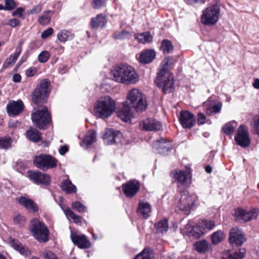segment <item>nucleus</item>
I'll return each mask as SVG.
<instances>
[{
    "mask_svg": "<svg viewBox=\"0 0 259 259\" xmlns=\"http://www.w3.org/2000/svg\"><path fill=\"white\" fill-rule=\"evenodd\" d=\"M52 90L51 82L48 78L42 79L33 89L30 95L31 104L36 106L31 114L34 126L39 130L45 131L53 126L52 115L48 103Z\"/></svg>",
    "mask_w": 259,
    "mask_h": 259,
    "instance_id": "f257e3e1",
    "label": "nucleus"
},
{
    "mask_svg": "<svg viewBox=\"0 0 259 259\" xmlns=\"http://www.w3.org/2000/svg\"><path fill=\"white\" fill-rule=\"evenodd\" d=\"M210 230V220L200 219L194 222L189 220L183 229H180L181 233L189 238L200 239Z\"/></svg>",
    "mask_w": 259,
    "mask_h": 259,
    "instance_id": "f03ea898",
    "label": "nucleus"
},
{
    "mask_svg": "<svg viewBox=\"0 0 259 259\" xmlns=\"http://www.w3.org/2000/svg\"><path fill=\"white\" fill-rule=\"evenodd\" d=\"M125 106L132 108L136 113H143L146 111L149 104L146 95L140 90L134 88L130 90L124 102Z\"/></svg>",
    "mask_w": 259,
    "mask_h": 259,
    "instance_id": "7ed1b4c3",
    "label": "nucleus"
},
{
    "mask_svg": "<svg viewBox=\"0 0 259 259\" xmlns=\"http://www.w3.org/2000/svg\"><path fill=\"white\" fill-rule=\"evenodd\" d=\"M115 101L109 96L100 97L94 103L95 115L98 118L106 119L115 111Z\"/></svg>",
    "mask_w": 259,
    "mask_h": 259,
    "instance_id": "20e7f679",
    "label": "nucleus"
},
{
    "mask_svg": "<svg viewBox=\"0 0 259 259\" xmlns=\"http://www.w3.org/2000/svg\"><path fill=\"white\" fill-rule=\"evenodd\" d=\"M29 230L34 238L40 243L48 242L50 240V230L42 221L34 218L30 222Z\"/></svg>",
    "mask_w": 259,
    "mask_h": 259,
    "instance_id": "39448f33",
    "label": "nucleus"
},
{
    "mask_svg": "<svg viewBox=\"0 0 259 259\" xmlns=\"http://www.w3.org/2000/svg\"><path fill=\"white\" fill-rule=\"evenodd\" d=\"M170 176L177 183L178 187H190L192 179V169L191 165H185L184 169L176 168L171 170Z\"/></svg>",
    "mask_w": 259,
    "mask_h": 259,
    "instance_id": "423d86ee",
    "label": "nucleus"
},
{
    "mask_svg": "<svg viewBox=\"0 0 259 259\" xmlns=\"http://www.w3.org/2000/svg\"><path fill=\"white\" fill-rule=\"evenodd\" d=\"M32 163L38 169L47 171L57 167L58 160L50 154L40 153L33 156Z\"/></svg>",
    "mask_w": 259,
    "mask_h": 259,
    "instance_id": "0eeeda50",
    "label": "nucleus"
},
{
    "mask_svg": "<svg viewBox=\"0 0 259 259\" xmlns=\"http://www.w3.org/2000/svg\"><path fill=\"white\" fill-rule=\"evenodd\" d=\"M197 200L198 196L195 193H190L187 190L182 191L177 207L184 214L188 215L195 207V202Z\"/></svg>",
    "mask_w": 259,
    "mask_h": 259,
    "instance_id": "6e6552de",
    "label": "nucleus"
},
{
    "mask_svg": "<svg viewBox=\"0 0 259 259\" xmlns=\"http://www.w3.org/2000/svg\"><path fill=\"white\" fill-rule=\"evenodd\" d=\"M26 177L33 184L37 185L48 187L51 184V176L38 169L28 170Z\"/></svg>",
    "mask_w": 259,
    "mask_h": 259,
    "instance_id": "1a4fd4ad",
    "label": "nucleus"
},
{
    "mask_svg": "<svg viewBox=\"0 0 259 259\" xmlns=\"http://www.w3.org/2000/svg\"><path fill=\"white\" fill-rule=\"evenodd\" d=\"M101 137L107 145H112L118 143H120L121 145L124 144L123 142L121 140V138L123 137V134L119 130L106 128L102 132Z\"/></svg>",
    "mask_w": 259,
    "mask_h": 259,
    "instance_id": "9d476101",
    "label": "nucleus"
},
{
    "mask_svg": "<svg viewBox=\"0 0 259 259\" xmlns=\"http://www.w3.org/2000/svg\"><path fill=\"white\" fill-rule=\"evenodd\" d=\"M70 238L72 243L81 249H88L91 247V242L86 235L78 234L70 227Z\"/></svg>",
    "mask_w": 259,
    "mask_h": 259,
    "instance_id": "9b49d317",
    "label": "nucleus"
},
{
    "mask_svg": "<svg viewBox=\"0 0 259 259\" xmlns=\"http://www.w3.org/2000/svg\"><path fill=\"white\" fill-rule=\"evenodd\" d=\"M140 182L137 179H130L121 185L123 194L126 197L132 198L134 197L140 189Z\"/></svg>",
    "mask_w": 259,
    "mask_h": 259,
    "instance_id": "f8f14e48",
    "label": "nucleus"
},
{
    "mask_svg": "<svg viewBox=\"0 0 259 259\" xmlns=\"http://www.w3.org/2000/svg\"><path fill=\"white\" fill-rule=\"evenodd\" d=\"M179 121L182 127L185 129H191L196 122L195 115L189 110H182L178 116Z\"/></svg>",
    "mask_w": 259,
    "mask_h": 259,
    "instance_id": "ddd939ff",
    "label": "nucleus"
},
{
    "mask_svg": "<svg viewBox=\"0 0 259 259\" xmlns=\"http://www.w3.org/2000/svg\"><path fill=\"white\" fill-rule=\"evenodd\" d=\"M258 214V210L255 208L250 210L238 208L235 211V216L237 221L243 223L255 219Z\"/></svg>",
    "mask_w": 259,
    "mask_h": 259,
    "instance_id": "4468645a",
    "label": "nucleus"
},
{
    "mask_svg": "<svg viewBox=\"0 0 259 259\" xmlns=\"http://www.w3.org/2000/svg\"><path fill=\"white\" fill-rule=\"evenodd\" d=\"M139 125L144 131L156 132L162 130L161 122L155 118H147L140 121Z\"/></svg>",
    "mask_w": 259,
    "mask_h": 259,
    "instance_id": "2eb2a0df",
    "label": "nucleus"
},
{
    "mask_svg": "<svg viewBox=\"0 0 259 259\" xmlns=\"http://www.w3.org/2000/svg\"><path fill=\"white\" fill-rule=\"evenodd\" d=\"M130 65L127 64H116L111 70L110 74L112 79L117 82L122 83L121 77L128 73Z\"/></svg>",
    "mask_w": 259,
    "mask_h": 259,
    "instance_id": "dca6fc26",
    "label": "nucleus"
},
{
    "mask_svg": "<svg viewBox=\"0 0 259 259\" xmlns=\"http://www.w3.org/2000/svg\"><path fill=\"white\" fill-rule=\"evenodd\" d=\"M24 108V104L21 99L10 100L6 106V110L9 116L14 117L20 115Z\"/></svg>",
    "mask_w": 259,
    "mask_h": 259,
    "instance_id": "f3484780",
    "label": "nucleus"
},
{
    "mask_svg": "<svg viewBox=\"0 0 259 259\" xmlns=\"http://www.w3.org/2000/svg\"><path fill=\"white\" fill-rule=\"evenodd\" d=\"M155 84L164 95L173 93L176 88L174 76L172 74H171L170 77H165L164 79Z\"/></svg>",
    "mask_w": 259,
    "mask_h": 259,
    "instance_id": "a211bd4d",
    "label": "nucleus"
},
{
    "mask_svg": "<svg viewBox=\"0 0 259 259\" xmlns=\"http://www.w3.org/2000/svg\"><path fill=\"white\" fill-rule=\"evenodd\" d=\"M229 242L233 246H241L245 241L242 231L238 228H233L229 233Z\"/></svg>",
    "mask_w": 259,
    "mask_h": 259,
    "instance_id": "6ab92c4d",
    "label": "nucleus"
},
{
    "mask_svg": "<svg viewBox=\"0 0 259 259\" xmlns=\"http://www.w3.org/2000/svg\"><path fill=\"white\" fill-rule=\"evenodd\" d=\"M24 42L25 40L24 39L21 38L19 39L16 46L14 54H11L4 62L3 65V67L4 68L6 69L7 68L12 67L15 64L22 52V46L24 44Z\"/></svg>",
    "mask_w": 259,
    "mask_h": 259,
    "instance_id": "aec40b11",
    "label": "nucleus"
},
{
    "mask_svg": "<svg viewBox=\"0 0 259 259\" xmlns=\"http://www.w3.org/2000/svg\"><path fill=\"white\" fill-rule=\"evenodd\" d=\"M152 206L151 204L143 200L140 199L136 212L139 217L144 220H148L151 216Z\"/></svg>",
    "mask_w": 259,
    "mask_h": 259,
    "instance_id": "412c9836",
    "label": "nucleus"
},
{
    "mask_svg": "<svg viewBox=\"0 0 259 259\" xmlns=\"http://www.w3.org/2000/svg\"><path fill=\"white\" fill-rule=\"evenodd\" d=\"M18 203L23 206L29 212L36 213L38 211L39 207L34 200L25 196L21 195L17 198Z\"/></svg>",
    "mask_w": 259,
    "mask_h": 259,
    "instance_id": "4be33fe9",
    "label": "nucleus"
},
{
    "mask_svg": "<svg viewBox=\"0 0 259 259\" xmlns=\"http://www.w3.org/2000/svg\"><path fill=\"white\" fill-rule=\"evenodd\" d=\"M156 57V52L154 49H145L141 52L138 58V62L142 65H147L152 63Z\"/></svg>",
    "mask_w": 259,
    "mask_h": 259,
    "instance_id": "5701e85b",
    "label": "nucleus"
},
{
    "mask_svg": "<svg viewBox=\"0 0 259 259\" xmlns=\"http://www.w3.org/2000/svg\"><path fill=\"white\" fill-rule=\"evenodd\" d=\"M235 141L237 145L242 147H248L250 143V139L246 130L243 125H240L235 136Z\"/></svg>",
    "mask_w": 259,
    "mask_h": 259,
    "instance_id": "b1692460",
    "label": "nucleus"
},
{
    "mask_svg": "<svg viewBox=\"0 0 259 259\" xmlns=\"http://www.w3.org/2000/svg\"><path fill=\"white\" fill-rule=\"evenodd\" d=\"M128 107V106H125V103L123 102L122 107L117 110L116 115L122 121L129 123L132 122V120L134 117V114L132 111V108Z\"/></svg>",
    "mask_w": 259,
    "mask_h": 259,
    "instance_id": "393cba45",
    "label": "nucleus"
},
{
    "mask_svg": "<svg viewBox=\"0 0 259 259\" xmlns=\"http://www.w3.org/2000/svg\"><path fill=\"white\" fill-rule=\"evenodd\" d=\"M128 73H127L123 77H121L122 84L125 85L135 84L139 80V75L135 69L130 66L128 69Z\"/></svg>",
    "mask_w": 259,
    "mask_h": 259,
    "instance_id": "a878e982",
    "label": "nucleus"
},
{
    "mask_svg": "<svg viewBox=\"0 0 259 259\" xmlns=\"http://www.w3.org/2000/svg\"><path fill=\"white\" fill-rule=\"evenodd\" d=\"M42 134L35 126L30 127L25 133L26 138L30 142L38 143L41 141Z\"/></svg>",
    "mask_w": 259,
    "mask_h": 259,
    "instance_id": "bb28decb",
    "label": "nucleus"
},
{
    "mask_svg": "<svg viewBox=\"0 0 259 259\" xmlns=\"http://www.w3.org/2000/svg\"><path fill=\"white\" fill-rule=\"evenodd\" d=\"M66 177L67 179L63 180L59 185L61 190L67 195L75 193L77 191V187L72 183L68 175Z\"/></svg>",
    "mask_w": 259,
    "mask_h": 259,
    "instance_id": "cd10ccee",
    "label": "nucleus"
},
{
    "mask_svg": "<svg viewBox=\"0 0 259 259\" xmlns=\"http://www.w3.org/2000/svg\"><path fill=\"white\" fill-rule=\"evenodd\" d=\"M9 244L11 247L22 255H27L29 252L28 248L24 246L19 240L11 236L9 237Z\"/></svg>",
    "mask_w": 259,
    "mask_h": 259,
    "instance_id": "c85d7f7f",
    "label": "nucleus"
},
{
    "mask_svg": "<svg viewBox=\"0 0 259 259\" xmlns=\"http://www.w3.org/2000/svg\"><path fill=\"white\" fill-rule=\"evenodd\" d=\"M96 140L97 131L96 130L92 128L88 131L80 144L81 146L84 145L85 149H88L96 142Z\"/></svg>",
    "mask_w": 259,
    "mask_h": 259,
    "instance_id": "c756f323",
    "label": "nucleus"
},
{
    "mask_svg": "<svg viewBox=\"0 0 259 259\" xmlns=\"http://www.w3.org/2000/svg\"><path fill=\"white\" fill-rule=\"evenodd\" d=\"M168 219L164 217L156 222L154 225V228L156 230V234H163L168 231L169 229Z\"/></svg>",
    "mask_w": 259,
    "mask_h": 259,
    "instance_id": "7c9ffc66",
    "label": "nucleus"
},
{
    "mask_svg": "<svg viewBox=\"0 0 259 259\" xmlns=\"http://www.w3.org/2000/svg\"><path fill=\"white\" fill-rule=\"evenodd\" d=\"M159 50L162 52L163 55L172 53L174 51V46L172 41L167 38L163 39L160 41Z\"/></svg>",
    "mask_w": 259,
    "mask_h": 259,
    "instance_id": "2f4dec72",
    "label": "nucleus"
},
{
    "mask_svg": "<svg viewBox=\"0 0 259 259\" xmlns=\"http://www.w3.org/2000/svg\"><path fill=\"white\" fill-rule=\"evenodd\" d=\"M220 16V2L219 0H213L211 3V25L215 24Z\"/></svg>",
    "mask_w": 259,
    "mask_h": 259,
    "instance_id": "473e14b6",
    "label": "nucleus"
},
{
    "mask_svg": "<svg viewBox=\"0 0 259 259\" xmlns=\"http://www.w3.org/2000/svg\"><path fill=\"white\" fill-rule=\"evenodd\" d=\"M134 38L139 43L146 44L152 42L153 37L149 31H146L142 33H135Z\"/></svg>",
    "mask_w": 259,
    "mask_h": 259,
    "instance_id": "72a5a7b5",
    "label": "nucleus"
},
{
    "mask_svg": "<svg viewBox=\"0 0 259 259\" xmlns=\"http://www.w3.org/2000/svg\"><path fill=\"white\" fill-rule=\"evenodd\" d=\"M210 244L205 239L197 241L193 244V247L199 253L202 254L206 252L209 249Z\"/></svg>",
    "mask_w": 259,
    "mask_h": 259,
    "instance_id": "f704fd0d",
    "label": "nucleus"
},
{
    "mask_svg": "<svg viewBox=\"0 0 259 259\" xmlns=\"http://www.w3.org/2000/svg\"><path fill=\"white\" fill-rule=\"evenodd\" d=\"M154 250L150 247L146 246L133 259H154Z\"/></svg>",
    "mask_w": 259,
    "mask_h": 259,
    "instance_id": "c9c22d12",
    "label": "nucleus"
},
{
    "mask_svg": "<svg viewBox=\"0 0 259 259\" xmlns=\"http://www.w3.org/2000/svg\"><path fill=\"white\" fill-rule=\"evenodd\" d=\"M200 19L204 27L210 26V4H208L206 8L202 10Z\"/></svg>",
    "mask_w": 259,
    "mask_h": 259,
    "instance_id": "e433bc0d",
    "label": "nucleus"
},
{
    "mask_svg": "<svg viewBox=\"0 0 259 259\" xmlns=\"http://www.w3.org/2000/svg\"><path fill=\"white\" fill-rule=\"evenodd\" d=\"M106 23V16L102 13L97 15L96 17H93L91 20V25L94 28H97L100 26L104 25Z\"/></svg>",
    "mask_w": 259,
    "mask_h": 259,
    "instance_id": "4c0bfd02",
    "label": "nucleus"
},
{
    "mask_svg": "<svg viewBox=\"0 0 259 259\" xmlns=\"http://www.w3.org/2000/svg\"><path fill=\"white\" fill-rule=\"evenodd\" d=\"M13 138L8 135L0 136V149L8 150L12 147Z\"/></svg>",
    "mask_w": 259,
    "mask_h": 259,
    "instance_id": "58836bf2",
    "label": "nucleus"
},
{
    "mask_svg": "<svg viewBox=\"0 0 259 259\" xmlns=\"http://www.w3.org/2000/svg\"><path fill=\"white\" fill-rule=\"evenodd\" d=\"M53 11L51 10L44 11L42 14L38 18L37 21L38 23L42 25H47L49 24L51 20V16L50 14Z\"/></svg>",
    "mask_w": 259,
    "mask_h": 259,
    "instance_id": "ea45409f",
    "label": "nucleus"
},
{
    "mask_svg": "<svg viewBox=\"0 0 259 259\" xmlns=\"http://www.w3.org/2000/svg\"><path fill=\"white\" fill-rule=\"evenodd\" d=\"M74 35L67 30H62L57 34V38L61 42H65L69 39L73 38Z\"/></svg>",
    "mask_w": 259,
    "mask_h": 259,
    "instance_id": "a19ab883",
    "label": "nucleus"
},
{
    "mask_svg": "<svg viewBox=\"0 0 259 259\" xmlns=\"http://www.w3.org/2000/svg\"><path fill=\"white\" fill-rule=\"evenodd\" d=\"M237 126V123L235 121H232L226 123L222 127V131L227 135L233 134Z\"/></svg>",
    "mask_w": 259,
    "mask_h": 259,
    "instance_id": "79ce46f5",
    "label": "nucleus"
},
{
    "mask_svg": "<svg viewBox=\"0 0 259 259\" xmlns=\"http://www.w3.org/2000/svg\"><path fill=\"white\" fill-rule=\"evenodd\" d=\"M71 206L73 210L79 213L86 212L88 211L87 206L78 200L72 202Z\"/></svg>",
    "mask_w": 259,
    "mask_h": 259,
    "instance_id": "37998d69",
    "label": "nucleus"
},
{
    "mask_svg": "<svg viewBox=\"0 0 259 259\" xmlns=\"http://www.w3.org/2000/svg\"><path fill=\"white\" fill-rule=\"evenodd\" d=\"M169 143L170 142H168L166 139L161 137L158 140H155L153 142L152 147L155 152L158 153V152L161 150V148L163 147Z\"/></svg>",
    "mask_w": 259,
    "mask_h": 259,
    "instance_id": "c03bdc74",
    "label": "nucleus"
},
{
    "mask_svg": "<svg viewBox=\"0 0 259 259\" xmlns=\"http://www.w3.org/2000/svg\"><path fill=\"white\" fill-rule=\"evenodd\" d=\"M175 62L174 57L172 56H167L165 57L160 64V66L169 70L170 66L174 64Z\"/></svg>",
    "mask_w": 259,
    "mask_h": 259,
    "instance_id": "a18cd8bd",
    "label": "nucleus"
},
{
    "mask_svg": "<svg viewBox=\"0 0 259 259\" xmlns=\"http://www.w3.org/2000/svg\"><path fill=\"white\" fill-rule=\"evenodd\" d=\"M224 238V233L221 230H218L211 234V243L217 244L222 242Z\"/></svg>",
    "mask_w": 259,
    "mask_h": 259,
    "instance_id": "49530a36",
    "label": "nucleus"
},
{
    "mask_svg": "<svg viewBox=\"0 0 259 259\" xmlns=\"http://www.w3.org/2000/svg\"><path fill=\"white\" fill-rule=\"evenodd\" d=\"M168 71H169L168 70L162 67H161V68L158 70L157 72L156 73V76L154 80V83H156L159 81H161L163 79H164L165 77H170V75L166 76V74Z\"/></svg>",
    "mask_w": 259,
    "mask_h": 259,
    "instance_id": "de8ad7c7",
    "label": "nucleus"
},
{
    "mask_svg": "<svg viewBox=\"0 0 259 259\" xmlns=\"http://www.w3.org/2000/svg\"><path fill=\"white\" fill-rule=\"evenodd\" d=\"M244 256V251L235 252L233 253L226 252L224 254L222 259H243Z\"/></svg>",
    "mask_w": 259,
    "mask_h": 259,
    "instance_id": "09e8293b",
    "label": "nucleus"
},
{
    "mask_svg": "<svg viewBox=\"0 0 259 259\" xmlns=\"http://www.w3.org/2000/svg\"><path fill=\"white\" fill-rule=\"evenodd\" d=\"M30 54V51L26 50L25 53L23 54V55L21 57L20 60L18 62V63L15 65L13 71L14 72H17L20 67V66L22 65V64L24 62H25L27 61V59L29 57V55Z\"/></svg>",
    "mask_w": 259,
    "mask_h": 259,
    "instance_id": "8fccbe9b",
    "label": "nucleus"
},
{
    "mask_svg": "<svg viewBox=\"0 0 259 259\" xmlns=\"http://www.w3.org/2000/svg\"><path fill=\"white\" fill-rule=\"evenodd\" d=\"M28 164L27 162L25 161H23L21 160H18L14 166L15 169L21 174L22 175H24V172L25 169L27 168Z\"/></svg>",
    "mask_w": 259,
    "mask_h": 259,
    "instance_id": "3c124183",
    "label": "nucleus"
},
{
    "mask_svg": "<svg viewBox=\"0 0 259 259\" xmlns=\"http://www.w3.org/2000/svg\"><path fill=\"white\" fill-rule=\"evenodd\" d=\"M130 34V32L126 30H122L119 32H115L113 34V37L115 39L123 40L127 38Z\"/></svg>",
    "mask_w": 259,
    "mask_h": 259,
    "instance_id": "603ef678",
    "label": "nucleus"
},
{
    "mask_svg": "<svg viewBox=\"0 0 259 259\" xmlns=\"http://www.w3.org/2000/svg\"><path fill=\"white\" fill-rule=\"evenodd\" d=\"M50 56V53L48 51H42L38 55V61L41 63H45L49 60Z\"/></svg>",
    "mask_w": 259,
    "mask_h": 259,
    "instance_id": "864d4df0",
    "label": "nucleus"
},
{
    "mask_svg": "<svg viewBox=\"0 0 259 259\" xmlns=\"http://www.w3.org/2000/svg\"><path fill=\"white\" fill-rule=\"evenodd\" d=\"M6 11H11L15 9L19 3L15 0H4Z\"/></svg>",
    "mask_w": 259,
    "mask_h": 259,
    "instance_id": "5fc2aeb1",
    "label": "nucleus"
},
{
    "mask_svg": "<svg viewBox=\"0 0 259 259\" xmlns=\"http://www.w3.org/2000/svg\"><path fill=\"white\" fill-rule=\"evenodd\" d=\"M25 9L23 7H16V9L12 13V15L14 17H18L23 20L25 19V16L24 12Z\"/></svg>",
    "mask_w": 259,
    "mask_h": 259,
    "instance_id": "6e6d98bb",
    "label": "nucleus"
},
{
    "mask_svg": "<svg viewBox=\"0 0 259 259\" xmlns=\"http://www.w3.org/2000/svg\"><path fill=\"white\" fill-rule=\"evenodd\" d=\"M210 159V152L208 153L202 161V164L204 165L205 171L207 174H210V164L209 161Z\"/></svg>",
    "mask_w": 259,
    "mask_h": 259,
    "instance_id": "4d7b16f0",
    "label": "nucleus"
},
{
    "mask_svg": "<svg viewBox=\"0 0 259 259\" xmlns=\"http://www.w3.org/2000/svg\"><path fill=\"white\" fill-rule=\"evenodd\" d=\"M69 211L70 213L66 216L67 218L68 219V217H70L72 219L73 222L76 224H81L83 219L82 217L74 213L71 209H69Z\"/></svg>",
    "mask_w": 259,
    "mask_h": 259,
    "instance_id": "13d9d810",
    "label": "nucleus"
},
{
    "mask_svg": "<svg viewBox=\"0 0 259 259\" xmlns=\"http://www.w3.org/2000/svg\"><path fill=\"white\" fill-rule=\"evenodd\" d=\"M198 108H202V110L205 112L208 116H210V96L207 100L204 102L202 106H198Z\"/></svg>",
    "mask_w": 259,
    "mask_h": 259,
    "instance_id": "bf43d9fd",
    "label": "nucleus"
},
{
    "mask_svg": "<svg viewBox=\"0 0 259 259\" xmlns=\"http://www.w3.org/2000/svg\"><path fill=\"white\" fill-rule=\"evenodd\" d=\"M172 149L173 146L170 142L169 143H168V144H166L165 146H164L163 147L161 148V150L158 152L157 154L163 156L167 155Z\"/></svg>",
    "mask_w": 259,
    "mask_h": 259,
    "instance_id": "052dcab7",
    "label": "nucleus"
},
{
    "mask_svg": "<svg viewBox=\"0 0 259 259\" xmlns=\"http://www.w3.org/2000/svg\"><path fill=\"white\" fill-rule=\"evenodd\" d=\"M222 108V103L220 102H218L213 104L211 102V114L212 113L216 114L220 113Z\"/></svg>",
    "mask_w": 259,
    "mask_h": 259,
    "instance_id": "680f3d73",
    "label": "nucleus"
},
{
    "mask_svg": "<svg viewBox=\"0 0 259 259\" xmlns=\"http://www.w3.org/2000/svg\"><path fill=\"white\" fill-rule=\"evenodd\" d=\"M106 0H92L91 6L94 9H99L105 5Z\"/></svg>",
    "mask_w": 259,
    "mask_h": 259,
    "instance_id": "e2e57ef3",
    "label": "nucleus"
},
{
    "mask_svg": "<svg viewBox=\"0 0 259 259\" xmlns=\"http://www.w3.org/2000/svg\"><path fill=\"white\" fill-rule=\"evenodd\" d=\"M197 124L198 125H201L204 124L206 121V117L204 113L201 111H199L197 113Z\"/></svg>",
    "mask_w": 259,
    "mask_h": 259,
    "instance_id": "0e129e2a",
    "label": "nucleus"
},
{
    "mask_svg": "<svg viewBox=\"0 0 259 259\" xmlns=\"http://www.w3.org/2000/svg\"><path fill=\"white\" fill-rule=\"evenodd\" d=\"M21 24V21L16 18L9 19L6 25L10 26L12 28H16Z\"/></svg>",
    "mask_w": 259,
    "mask_h": 259,
    "instance_id": "69168bd1",
    "label": "nucleus"
},
{
    "mask_svg": "<svg viewBox=\"0 0 259 259\" xmlns=\"http://www.w3.org/2000/svg\"><path fill=\"white\" fill-rule=\"evenodd\" d=\"M44 259H60L56 254L50 250H46L43 254Z\"/></svg>",
    "mask_w": 259,
    "mask_h": 259,
    "instance_id": "338daca9",
    "label": "nucleus"
},
{
    "mask_svg": "<svg viewBox=\"0 0 259 259\" xmlns=\"http://www.w3.org/2000/svg\"><path fill=\"white\" fill-rule=\"evenodd\" d=\"M54 32V29L52 27H48L44 30L41 34V37L43 39H45L52 35Z\"/></svg>",
    "mask_w": 259,
    "mask_h": 259,
    "instance_id": "774afa93",
    "label": "nucleus"
}]
</instances>
